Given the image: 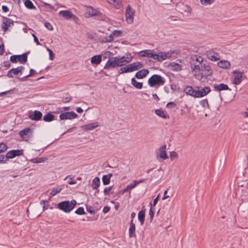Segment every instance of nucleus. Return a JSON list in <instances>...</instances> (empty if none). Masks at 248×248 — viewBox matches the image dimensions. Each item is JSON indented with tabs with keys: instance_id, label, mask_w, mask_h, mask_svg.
<instances>
[{
	"instance_id": "nucleus-3",
	"label": "nucleus",
	"mask_w": 248,
	"mask_h": 248,
	"mask_svg": "<svg viewBox=\"0 0 248 248\" xmlns=\"http://www.w3.org/2000/svg\"><path fill=\"white\" fill-rule=\"evenodd\" d=\"M165 82V79L160 75L154 74L148 80V83L151 87L155 85H162Z\"/></svg>"
},
{
	"instance_id": "nucleus-36",
	"label": "nucleus",
	"mask_w": 248,
	"mask_h": 248,
	"mask_svg": "<svg viewBox=\"0 0 248 248\" xmlns=\"http://www.w3.org/2000/svg\"><path fill=\"white\" fill-rule=\"evenodd\" d=\"M26 7L29 9H35L36 8L33 4V3L30 0H23Z\"/></svg>"
},
{
	"instance_id": "nucleus-38",
	"label": "nucleus",
	"mask_w": 248,
	"mask_h": 248,
	"mask_svg": "<svg viewBox=\"0 0 248 248\" xmlns=\"http://www.w3.org/2000/svg\"><path fill=\"white\" fill-rule=\"evenodd\" d=\"M88 13L89 16H93L98 15L99 13V11L91 7L89 9Z\"/></svg>"
},
{
	"instance_id": "nucleus-55",
	"label": "nucleus",
	"mask_w": 248,
	"mask_h": 248,
	"mask_svg": "<svg viewBox=\"0 0 248 248\" xmlns=\"http://www.w3.org/2000/svg\"><path fill=\"white\" fill-rule=\"evenodd\" d=\"M45 27L49 31H52L53 29L52 25L49 22H46L45 23Z\"/></svg>"
},
{
	"instance_id": "nucleus-14",
	"label": "nucleus",
	"mask_w": 248,
	"mask_h": 248,
	"mask_svg": "<svg viewBox=\"0 0 248 248\" xmlns=\"http://www.w3.org/2000/svg\"><path fill=\"white\" fill-rule=\"evenodd\" d=\"M99 124L97 122H94L89 124L82 125L81 128L84 131H87L89 130H92L94 129L95 128L98 127Z\"/></svg>"
},
{
	"instance_id": "nucleus-11",
	"label": "nucleus",
	"mask_w": 248,
	"mask_h": 248,
	"mask_svg": "<svg viewBox=\"0 0 248 248\" xmlns=\"http://www.w3.org/2000/svg\"><path fill=\"white\" fill-rule=\"evenodd\" d=\"M184 92L187 95L197 98V90L193 89L192 86H187L184 89Z\"/></svg>"
},
{
	"instance_id": "nucleus-60",
	"label": "nucleus",
	"mask_w": 248,
	"mask_h": 248,
	"mask_svg": "<svg viewBox=\"0 0 248 248\" xmlns=\"http://www.w3.org/2000/svg\"><path fill=\"white\" fill-rule=\"evenodd\" d=\"M32 36L33 37L34 41L36 43L37 45H41V44H40L39 42L38 38L36 37V36L34 34H32Z\"/></svg>"
},
{
	"instance_id": "nucleus-18",
	"label": "nucleus",
	"mask_w": 248,
	"mask_h": 248,
	"mask_svg": "<svg viewBox=\"0 0 248 248\" xmlns=\"http://www.w3.org/2000/svg\"><path fill=\"white\" fill-rule=\"evenodd\" d=\"M3 24L4 25L2 26V29L5 32L11 24H14V21L10 18L5 17L3 21Z\"/></svg>"
},
{
	"instance_id": "nucleus-23",
	"label": "nucleus",
	"mask_w": 248,
	"mask_h": 248,
	"mask_svg": "<svg viewBox=\"0 0 248 248\" xmlns=\"http://www.w3.org/2000/svg\"><path fill=\"white\" fill-rule=\"evenodd\" d=\"M145 211L146 209L144 208V207H143L141 210L139 212L138 215V219L141 225H143L144 223Z\"/></svg>"
},
{
	"instance_id": "nucleus-32",
	"label": "nucleus",
	"mask_w": 248,
	"mask_h": 248,
	"mask_svg": "<svg viewBox=\"0 0 248 248\" xmlns=\"http://www.w3.org/2000/svg\"><path fill=\"white\" fill-rule=\"evenodd\" d=\"M169 66L171 67V70L173 71H178L182 70V65L174 62H171Z\"/></svg>"
},
{
	"instance_id": "nucleus-50",
	"label": "nucleus",
	"mask_w": 248,
	"mask_h": 248,
	"mask_svg": "<svg viewBox=\"0 0 248 248\" xmlns=\"http://www.w3.org/2000/svg\"><path fill=\"white\" fill-rule=\"evenodd\" d=\"M48 202L46 200H42L40 202L41 205L44 204L43 207L44 211L47 208Z\"/></svg>"
},
{
	"instance_id": "nucleus-26",
	"label": "nucleus",
	"mask_w": 248,
	"mask_h": 248,
	"mask_svg": "<svg viewBox=\"0 0 248 248\" xmlns=\"http://www.w3.org/2000/svg\"><path fill=\"white\" fill-rule=\"evenodd\" d=\"M102 62V56L101 55H94L92 57L91 62L93 64L98 65Z\"/></svg>"
},
{
	"instance_id": "nucleus-15",
	"label": "nucleus",
	"mask_w": 248,
	"mask_h": 248,
	"mask_svg": "<svg viewBox=\"0 0 248 248\" xmlns=\"http://www.w3.org/2000/svg\"><path fill=\"white\" fill-rule=\"evenodd\" d=\"M211 92L209 87H204L201 90H197V98L203 97Z\"/></svg>"
},
{
	"instance_id": "nucleus-41",
	"label": "nucleus",
	"mask_w": 248,
	"mask_h": 248,
	"mask_svg": "<svg viewBox=\"0 0 248 248\" xmlns=\"http://www.w3.org/2000/svg\"><path fill=\"white\" fill-rule=\"evenodd\" d=\"M62 187L53 188L50 192V194L52 196H54L58 193H59L61 192V191L62 190Z\"/></svg>"
},
{
	"instance_id": "nucleus-54",
	"label": "nucleus",
	"mask_w": 248,
	"mask_h": 248,
	"mask_svg": "<svg viewBox=\"0 0 248 248\" xmlns=\"http://www.w3.org/2000/svg\"><path fill=\"white\" fill-rule=\"evenodd\" d=\"M4 52V45L0 38V55H3Z\"/></svg>"
},
{
	"instance_id": "nucleus-45",
	"label": "nucleus",
	"mask_w": 248,
	"mask_h": 248,
	"mask_svg": "<svg viewBox=\"0 0 248 248\" xmlns=\"http://www.w3.org/2000/svg\"><path fill=\"white\" fill-rule=\"evenodd\" d=\"M75 213L77 215H82L86 214L83 207H80L78 208L75 211Z\"/></svg>"
},
{
	"instance_id": "nucleus-28",
	"label": "nucleus",
	"mask_w": 248,
	"mask_h": 248,
	"mask_svg": "<svg viewBox=\"0 0 248 248\" xmlns=\"http://www.w3.org/2000/svg\"><path fill=\"white\" fill-rule=\"evenodd\" d=\"M112 176V173L104 175L102 177V182L104 185H108L110 183V180Z\"/></svg>"
},
{
	"instance_id": "nucleus-25",
	"label": "nucleus",
	"mask_w": 248,
	"mask_h": 248,
	"mask_svg": "<svg viewBox=\"0 0 248 248\" xmlns=\"http://www.w3.org/2000/svg\"><path fill=\"white\" fill-rule=\"evenodd\" d=\"M156 56L154 57V60L158 62H162L166 60V55L164 52H159L158 54H155Z\"/></svg>"
},
{
	"instance_id": "nucleus-62",
	"label": "nucleus",
	"mask_w": 248,
	"mask_h": 248,
	"mask_svg": "<svg viewBox=\"0 0 248 248\" xmlns=\"http://www.w3.org/2000/svg\"><path fill=\"white\" fill-rule=\"evenodd\" d=\"M134 65L137 66L138 70L143 67V64L140 62H134Z\"/></svg>"
},
{
	"instance_id": "nucleus-39",
	"label": "nucleus",
	"mask_w": 248,
	"mask_h": 248,
	"mask_svg": "<svg viewBox=\"0 0 248 248\" xmlns=\"http://www.w3.org/2000/svg\"><path fill=\"white\" fill-rule=\"evenodd\" d=\"M199 63H200V62H199ZM191 68L192 69L193 71L195 72V73L200 72L202 71L200 63L198 64H194V66L191 65Z\"/></svg>"
},
{
	"instance_id": "nucleus-8",
	"label": "nucleus",
	"mask_w": 248,
	"mask_h": 248,
	"mask_svg": "<svg viewBox=\"0 0 248 248\" xmlns=\"http://www.w3.org/2000/svg\"><path fill=\"white\" fill-rule=\"evenodd\" d=\"M78 117L77 113L73 111H68L61 113L60 115V119L61 120H72Z\"/></svg>"
},
{
	"instance_id": "nucleus-27",
	"label": "nucleus",
	"mask_w": 248,
	"mask_h": 248,
	"mask_svg": "<svg viewBox=\"0 0 248 248\" xmlns=\"http://www.w3.org/2000/svg\"><path fill=\"white\" fill-rule=\"evenodd\" d=\"M217 65L219 67L224 69H227L231 66L230 62L225 60L220 61L218 62Z\"/></svg>"
},
{
	"instance_id": "nucleus-53",
	"label": "nucleus",
	"mask_w": 248,
	"mask_h": 248,
	"mask_svg": "<svg viewBox=\"0 0 248 248\" xmlns=\"http://www.w3.org/2000/svg\"><path fill=\"white\" fill-rule=\"evenodd\" d=\"M112 188V186L106 187L104 190V193L105 195H108Z\"/></svg>"
},
{
	"instance_id": "nucleus-34",
	"label": "nucleus",
	"mask_w": 248,
	"mask_h": 248,
	"mask_svg": "<svg viewBox=\"0 0 248 248\" xmlns=\"http://www.w3.org/2000/svg\"><path fill=\"white\" fill-rule=\"evenodd\" d=\"M55 116L49 112L46 114L44 117L43 120L45 122H49L54 120Z\"/></svg>"
},
{
	"instance_id": "nucleus-30",
	"label": "nucleus",
	"mask_w": 248,
	"mask_h": 248,
	"mask_svg": "<svg viewBox=\"0 0 248 248\" xmlns=\"http://www.w3.org/2000/svg\"><path fill=\"white\" fill-rule=\"evenodd\" d=\"M215 54L216 53L214 52V51L206 52V55L208 58L213 62H216L219 59L218 58H217L216 56L214 55V54ZM216 54L218 55L217 53H216Z\"/></svg>"
},
{
	"instance_id": "nucleus-59",
	"label": "nucleus",
	"mask_w": 248,
	"mask_h": 248,
	"mask_svg": "<svg viewBox=\"0 0 248 248\" xmlns=\"http://www.w3.org/2000/svg\"><path fill=\"white\" fill-rule=\"evenodd\" d=\"M213 1V0H201L202 4H210Z\"/></svg>"
},
{
	"instance_id": "nucleus-7",
	"label": "nucleus",
	"mask_w": 248,
	"mask_h": 248,
	"mask_svg": "<svg viewBox=\"0 0 248 248\" xmlns=\"http://www.w3.org/2000/svg\"><path fill=\"white\" fill-rule=\"evenodd\" d=\"M135 10L132 9L130 5H128L125 10V17L128 23L132 24L134 22Z\"/></svg>"
},
{
	"instance_id": "nucleus-61",
	"label": "nucleus",
	"mask_w": 248,
	"mask_h": 248,
	"mask_svg": "<svg viewBox=\"0 0 248 248\" xmlns=\"http://www.w3.org/2000/svg\"><path fill=\"white\" fill-rule=\"evenodd\" d=\"M12 70L14 75H17L18 74H20V73L17 67L16 68H12Z\"/></svg>"
},
{
	"instance_id": "nucleus-31",
	"label": "nucleus",
	"mask_w": 248,
	"mask_h": 248,
	"mask_svg": "<svg viewBox=\"0 0 248 248\" xmlns=\"http://www.w3.org/2000/svg\"><path fill=\"white\" fill-rule=\"evenodd\" d=\"M18 61L21 63H24L27 61L28 55L27 53H24L22 55H17Z\"/></svg>"
},
{
	"instance_id": "nucleus-51",
	"label": "nucleus",
	"mask_w": 248,
	"mask_h": 248,
	"mask_svg": "<svg viewBox=\"0 0 248 248\" xmlns=\"http://www.w3.org/2000/svg\"><path fill=\"white\" fill-rule=\"evenodd\" d=\"M70 178L71 180L69 181L68 182V184L69 185H74V184H76L77 182L74 180H72L73 179V177H72V175H68V176H67L64 179L65 180L67 178Z\"/></svg>"
},
{
	"instance_id": "nucleus-43",
	"label": "nucleus",
	"mask_w": 248,
	"mask_h": 248,
	"mask_svg": "<svg viewBox=\"0 0 248 248\" xmlns=\"http://www.w3.org/2000/svg\"><path fill=\"white\" fill-rule=\"evenodd\" d=\"M151 207L150 208L149 215L150 216V222H152L154 217V208L152 207V203H150Z\"/></svg>"
},
{
	"instance_id": "nucleus-63",
	"label": "nucleus",
	"mask_w": 248,
	"mask_h": 248,
	"mask_svg": "<svg viewBox=\"0 0 248 248\" xmlns=\"http://www.w3.org/2000/svg\"><path fill=\"white\" fill-rule=\"evenodd\" d=\"M13 71L12 70V69H10L8 72H7V76L8 77V78H12L14 77V76H13Z\"/></svg>"
},
{
	"instance_id": "nucleus-22",
	"label": "nucleus",
	"mask_w": 248,
	"mask_h": 248,
	"mask_svg": "<svg viewBox=\"0 0 248 248\" xmlns=\"http://www.w3.org/2000/svg\"><path fill=\"white\" fill-rule=\"evenodd\" d=\"M130 227L129 228V237H135L136 233H135V224L133 222V220H131L129 223Z\"/></svg>"
},
{
	"instance_id": "nucleus-46",
	"label": "nucleus",
	"mask_w": 248,
	"mask_h": 248,
	"mask_svg": "<svg viewBox=\"0 0 248 248\" xmlns=\"http://www.w3.org/2000/svg\"><path fill=\"white\" fill-rule=\"evenodd\" d=\"M8 148L7 145L3 142L0 143V153L5 152Z\"/></svg>"
},
{
	"instance_id": "nucleus-29",
	"label": "nucleus",
	"mask_w": 248,
	"mask_h": 248,
	"mask_svg": "<svg viewBox=\"0 0 248 248\" xmlns=\"http://www.w3.org/2000/svg\"><path fill=\"white\" fill-rule=\"evenodd\" d=\"M131 84L135 88L138 89H141L143 87L142 83L137 81L134 78L131 79Z\"/></svg>"
},
{
	"instance_id": "nucleus-24",
	"label": "nucleus",
	"mask_w": 248,
	"mask_h": 248,
	"mask_svg": "<svg viewBox=\"0 0 248 248\" xmlns=\"http://www.w3.org/2000/svg\"><path fill=\"white\" fill-rule=\"evenodd\" d=\"M134 63H131L123 67L124 73L132 72L138 70L137 66Z\"/></svg>"
},
{
	"instance_id": "nucleus-37",
	"label": "nucleus",
	"mask_w": 248,
	"mask_h": 248,
	"mask_svg": "<svg viewBox=\"0 0 248 248\" xmlns=\"http://www.w3.org/2000/svg\"><path fill=\"white\" fill-rule=\"evenodd\" d=\"M32 129L29 127L24 128L22 130L20 131L19 133V135L22 138H24V136L27 135L29 132H31Z\"/></svg>"
},
{
	"instance_id": "nucleus-58",
	"label": "nucleus",
	"mask_w": 248,
	"mask_h": 248,
	"mask_svg": "<svg viewBox=\"0 0 248 248\" xmlns=\"http://www.w3.org/2000/svg\"><path fill=\"white\" fill-rule=\"evenodd\" d=\"M7 159H6V155H0V163H5Z\"/></svg>"
},
{
	"instance_id": "nucleus-40",
	"label": "nucleus",
	"mask_w": 248,
	"mask_h": 248,
	"mask_svg": "<svg viewBox=\"0 0 248 248\" xmlns=\"http://www.w3.org/2000/svg\"><path fill=\"white\" fill-rule=\"evenodd\" d=\"M35 72V71L33 69H31L30 70V74L23 77V78H18V79L20 80H21V81H24L26 79V78H29L30 77H31L33 74H34Z\"/></svg>"
},
{
	"instance_id": "nucleus-64",
	"label": "nucleus",
	"mask_w": 248,
	"mask_h": 248,
	"mask_svg": "<svg viewBox=\"0 0 248 248\" xmlns=\"http://www.w3.org/2000/svg\"><path fill=\"white\" fill-rule=\"evenodd\" d=\"M109 210H110V208L108 206H106L103 208V212L105 214H106L109 211Z\"/></svg>"
},
{
	"instance_id": "nucleus-49",
	"label": "nucleus",
	"mask_w": 248,
	"mask_h": 248,
	"mask_svg": "<svg viewBox=\"0 0 248 248\" xmlns=\"http://www.w3.org/2000/svg\"><path fill=\"white\" fill-rule=\"evenodd\" d=\"M17 55H14L10 57V60L12 63H16L18 61Z\"/></svg>"
},
{
	"instance_id": "nucleus-13",
	"label": "nucleus",
	"mask_w": 248,
	"mask_h": 248,
	"mask_svg": "<svg viewBox=\"0 0 248 248\" xmlns=\"http://www.w3.org/2000/svg\"><path fill=\"white\" fill-rule=\"evenodd\" d=\"M29 117L32 120L39 121L42 117V113L38 110H35L32 113H30Z\"/></svg>"
},
{
	"instance_id": "nucleus-47",
	"label": "nucleus",
	"mask_w": 248,
	"mask_h": 248,
	"mask_svg": "<svg viewBox=\"0 0 248 248\" xmlns=\"http://www.w3.org/2000/svg\"><path fill=\"white\" fill-rule=\"evenodd\" d=\"M200 104L203 108L205 107H209V104L207 99H203L200 102Z\"/></svg>"
},
{
	"instance_id": "nucleus-2",
	"label": "nucleus",
	"mask_w": 248,
	"mask_h": 248,
	"mask_svg": "<svg viewBox=\"0 0 248 248\" xmlns=\"http://www.w3.org/2000/svg\"><path fill=\"white\" fill-rule=\"evenodd\" d=\"M196 60L197 62H200L202 71H205V76L206 77H207L212 75L213 70L209 62L206 61H204L201 57L196 58Z\"/></svg>"
},
{
	"instance_id": "nucleus-52",
	"label": "nucleus",
	"mask_w": 248,
	"mask_h": 248,
	"mask_svg": "<svg viewBox=\"0 0 248 248\" xmlns=\"http://www.w3.org/2000/svg\"><path fill=\"white\" fill-rule=\"evenodd\" d=\"M72 100V97L70 96H63L62 97V102L63 103L69 102Z\"/></svg>"
},
{
	"instance_id": "nucleus-33",
	"label": "nucleus",
	"mask_w": 248,
	"mask_h": 248,
	"mask_svg": "<svg viewBox=\"0 0 248 248\" xmlns=\"http://www.w3.org/2000/svg\"><path fill=\"white\" fill-rule=\"evenodd\" d=\"M100 184V179L98 177H96L93 180L92 183V188L93 189H97L98 187L99 186Z\"/></svg>"
},
{
	"instance_id": "nucleus-42",
	"label": "nucleus",
	"mask_w": 248,
	"mask_h": 248,
	"mask_svg": "<svg viewBox=\"0 0 248 248\" xmlns=\"http://www.w3.org/2000/svg\"><path fill=\"white\" fill-rule=\"evenodd\" d=\"M46 159L45 157H40V158H35L31 159V162L33 163H39L44 162Z\"/></svg>"
},
{
	"instance_id": "nucleus-9",
	"label": "nucleus",
	"mask_w": 248,
	"mask_h": 248,
	"mask_svg": "<svg viewBox=\"0 0 248 248\" xmlns=\"http://www.w3.org/2000/svg\"><path fill=\"white\" fill-rule=\"evenodd\" d=\"M23 154V150H12L8 152L6 155V159H12L17 156H20Z\"/></svg>"
},
{
	"instance_id": "nucleus-10",
	"label": "nucleus",
	"mask_w": 248,
	"mask_h": 248,
	"mask_svg": "<svg viewBox=\"0 0 248 248\" xmlns=\"http://www.w3.org/2000/svg\"><path fill=\"white\" fill-rule=\"evenodd\" d=\"M166 148V145H164L161 146L158 150L156 151V153L157 154V157H158V155L159 154V156L163 159H166L168 158V156L167 155V153L165 151V149Z\"/></svg>"
},
{
	"instance_id": "nucleus-6",
	"label": "nucleus",
	"mask_w": 248,
	"mask_h": 248,
	"mask_svg": "<svg viewBox=\"0 0 248 248\" xmlns=\"http://www.w3.org/2000/svg\"><path fill=\"white\" fill-rule=\"evenodd\" d=\"M59 15L60 16H62L64 19L66 20H69L72 19L75 22H77L78 20V17L74 15L71 11L69 10H62L59 13Z\"/></svg>"
},
{
	"instance_id": "nucleus-4",
	"label": "nucleus",
	"mask_w": 248,
	"mask_h": 248,
	"mask_svg": "<svg viewBox=\"0 0 248 248\" xmlns=\"http://www.w3.org/2000/svg\"><path fill=\"white\" fill-rule=\"evenodd\" d=\"M118 61L117 57H112L108 59L104 67V69L109 70L117 67H120L121 64H119Z\"/></svg>"
},
{
	"instance_id": "nucleus-16",
	"label": "nucleus",
	"mask_w": 248,
	"mask_h": 248,
	"mask_svg": "<svg viewBox=\"0 0 248 248\" xmlns=\"http://www.w3.org/2000/svg\"><path fill=\"white\" fill-rule=\"evenodd\" d=\"M214 88L215 91L218 92H220L225 90H231V89H229L228 86L227 84H225L223 83H220L219 84H215L214 85Z\"/></svg>"
},
{
	"instance_id": "nucleus-1",
	"label": "nucleus",
	"mask_w": 248,
	"mask_h": 248,
	"mask_svg": "<svg viewBox=\"0 0 248 248\" xmlns=\"http://www.w3.org/2000/svg\"><path fill=\"white\" fill-rule=\"evenodd\" d=\"M76 204L77 202L75 200H72L71 202L64 201L59 202L58 207L65 213H69L74 209Z\"/></svg>"
},
{
	"instance_id": "nucleus-57",
	"label": "nucleus",
	"mask_w": 248,
	"mask_h": 248,
	"mask_svg": "<svg viewBox=\"0 0 248 248\" xmlns=\"http://www.w3.org/2000/svg\"><path fill=\"white\" fill-rule=\"evenodd\" d=\"M176 106V104L173 102H170L167 103L166 105V107L171 108L175 107Z\"/></svg>"
},
{
	"instance_id": "nucleus-56",
	"label": "nucleus",
	"mask_w": 248,
	"mask_h": 248,
	"mask_svg": "<svg viewBox=\"0 0 248 248\" xmlns=\"http://www.w3.org/2000/svg\"><path fill=\"white\" fill-rule=\"evenodd\" d=\"M178 157V155L176 152L172 151L170 153V158L171 160L174 158H177Z\"/></svg>"
},
{
	"instance_id": "nucleus-44",
	"label": "nucleus",
	"mask_w": 248,
	"mask_h": 248,
	"mask_svg": "<svg viewBox=\"0 0 248 248\" xmlns=\"http://www.w3.org/2000/svg\"><path fill=\"white\" fill-rule=\"evenodd\" d=\"M86 208L87 211L91 215H94L95 213V211L92 206L86 205Z\"/></svg>"
},
{
	"instance_id": "nucleus-20",
	"label": "nucleus",
	"mask_w": 248,
	"mask_h": 248,
	"mask_svg": "<svg viewBox=\"0 0 248 248\" xmlns=\"http://www.w3.org/2000/svg\"><path fill=\"white\" fill-rule=\"evenodd\" d=\"M107 1L113 5L115 9H120L123 7L122 0H107Z\"/></svg>"
},
{
	"instance_id": "nucleus-5",
	"label": "nucleus",
	"mask_w": 248,
	"mask_h": 248,
	"mask_svg": "<svg viewBox=\"0 0 248 248\" xmlns=\"http://www.w3.org/2000/svg\"><path fill=\"white\" fill-rule=\"evenodd\" d=\"M238 210L242 213L243 216L248 218V197L242 200V202L239 204Z\"/></svg>"
},
{
	"instance_id": "nucleus-48",
	"label": "nucleus",
	"mask_w": 248,
	"mask_h": 248,
	"mask_svg": "<svg viewBox=\"0 0 248 248\" xmlns=\"http://www.w3.org/2000/svg\"><path fill=\"white\" fill-rule=\"evenodd\" d=\"M122 32L121 31L114 30L112 32V35L116 37H120L122 35Z\"/></svg>"
},
{
	"instance_id": "nucleus-17",
	"label": "nucleus",
	"mask_w": 248,
	"mask_h": 248,
	"mask_svg": "<svg viewBox=\"0 0 248 248\" xmlns=\"http://www.w3.org/2000/svg\"><path fill=\"white\" fill-rule=\"evenodd\" d=\"M129 59L127 60L126 59L125 56H122V57H117L118 61L119 62V64H121L120 67L123 66V65H124L126 63H128L130 62L133 58V57L131 56V54H129Z\"/></svg>"
},
{
	"instance_id": "nucleus-21",
	"label": "nucleus",
	"mask_w": 248,
	"mask_h": 248,
	"mask_svg": "<svg viewBox=\"0 0 248 248\" xmlns=\"http://www.w3.org/2000/svg\"><path fill=\"white\" fill-rule=\"evenodd\" d=\"M153 50H144L141 51L140 52V56L141 57H147L148 58H152L154 60V57H156L155 54L152 53Z\"/></svg>"
},
{
	"instance_id": "nucleus-19",
	"label": "nucleus",
	"mask_w": 248,
	"mask_h": 248,
	"mask_svg": "<svg viewBox=\"0 0 248 248\" xmlns=\"http://www.w3.org/2000/svg\"><path fill=\"white\" fill-rule=\"evenodd\" d=\"M149 73L148 69H143L138 71L135 74V77L138 79H142L145 78Z\"/></svg>"
},
{
	"instance_id": "nucleus-35",
	"label": "nucleus",
	"mask_w": 248,
	"mask_h": 248,
	"mask_svg": "<svg viewBox=\"0 0 248 248\" xmlns=\"http://www.w3.org/2000/svg\"><path fill=\"white\" fill-rule=\"evenodd\" d=\"M155 113L157 116L163 119H167L169 117V116L165 114L164 112L160 109H155Z\"/></svg>"
},
{
	"instance_id": "nucleus-12",
	"label": "nucleus",
	"mask_w": 248,
	"mask_h": 248,
	"mask_svg": "<svg viewBox=\"0 0 248 248\" xmlns=\"http://www.w3.org/2000/svg\"><path fill=\"white\" fill-rule=\"evenodd\" d=\"M232 73L235 74L234 76L233 83L235 85H239L242 81L243 73L237 70L232 71Z\"/></svg>"
}]
</instances>
